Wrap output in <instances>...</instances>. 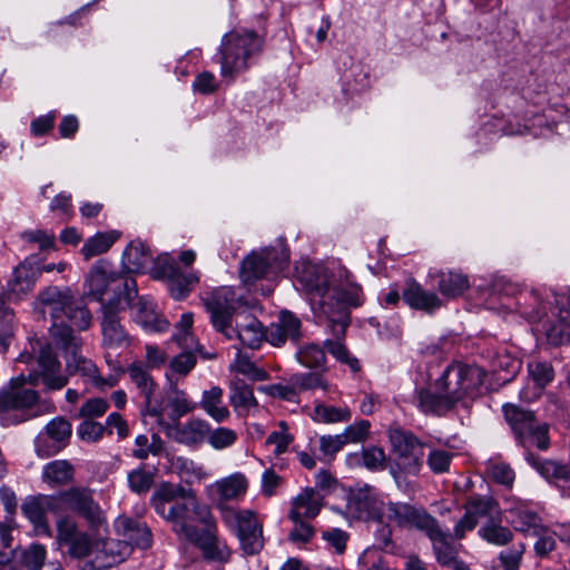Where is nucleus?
I'll return each instance as SVG.
<instances>
[{
  "mask_svg": "<svg viewBox=\"0 0 570 570\" xmlns=\"http://www.w3.org/2000/svg\"><path fill=\"white\" fill-rule=\"evenodd\" d=\"M521 361L508 351L499 352L493 358V370L498 373L503 372L502 381H509L520 371Z\"/></svg>",
  "mask_w": 570,
  "mask_h": 570,
  "instance_id": "5fc2aeb1",
  "label": "nucleus"
},
{
  "mask_svg": "<svg viewBox=\"0 0 570 570\" xmlns=\"http://www.w3.org/2000/svg\"><path fill=\"white\" fill-rule=\"evenodd\" d=\"M229 389V402L239 414L246 413L257 405L252 387L244 381H232Z\"/></svg>",
  "mask_w": 570,
  "mask_h": 570,
  "instance_id": "49530a36",
  "label": "nucleus"
},
{
  "mask_svg": "<svg viewBox=\"0 0 570 570\" xmlns=\"http://www.w3.org/2000/svg\"><path fill=\"white\" fill-rule=\"evenodd\" d=\"M75 469L67 460H55L42 469V481L50 487L66 485L73 479Z\"/></svg>",
  "mask_w": 570,
  "mask_h": 570,
  "instance_id": "a18cd8bd",
  "label": "nucleus"
},
{
  "mask_svg": "<svg viewBox=\"0 0 570 570\" xmlns=\"http://www.w3.org/2000/svg\"><path fill=\"white\" fill-rule=\"evenodd\" d=\"M494 291L508 298L505 307L530 322H539L547 315L552 305L549 298L552 297L557 314L543 325L547 338L553 345L570 341V287L550 291L548 294L547 289L520 287L509 279H499Z\"/></svg>",
  "mask_w": 570,
  "mask_h": 570,
  "instance_id": "f257e3e1",
  "label": "nucleus"
},
{
  "mask_svg": "<svg viewBox=\"0 0 570 570\" xmlns=\"http://www.w3.org/2000/svg\"><path fill=\"white\" fill-rule=\"evenodd\" d=\"M363 303L362 289L358 285L348 284L331 288L326 297L325 308L320 312L326 316L328 328L334 336L345 335L350 325L348 307H358Z\"/></svg>",
  "mask_w": 570,
  "mask_h": 570,
  "instance_id": "f8f14e48",
  "label": "nucleus"
},
{
  "mask_svg": "<svg viewBox=\"0 0 570 570\" xmlns=\"http://www.w3.org/2000/svg\"><path fill=\"white\" fill-rule=\"evenodd\" d=\"M105 425L94 420H85L77 428V435L85 442L95 443L102 439Z\"/></svg>",
  "mask_w": 570,
  "mask_h": 570,
  "instance_id": "774afa93",
  "label": "nucleus"
},
{
  "mask_svg": "<svg viewBox=\"0 0 570 570\" xmlns=\"http://www.w3.org/2000/svg\"><path fill=\"white\" fill-rule=\"evenodd\" d=\"M114 527L117 535L129 544V548L147 549L151 546L153 535L145 522L120 515L115 520Z\"/></svg>",
  "mask_w": 570,
  "mask_h": 570,
  "instance_id": "cd10ccee",
  "label": "nucleus"
},
{
  "mask_svg": "<svg viewBox=\"0 0 570 570\" xmlns=\"http://www.w3.org/2000/svg\"><path fill=\"white\" fill-rule=\"evenodd\" d=\"M235 337L239 342L252 350L259 348L264 340H266V330L262 323L249 314H237L234 326Z\"/></svg>",
  "mask_w": 570,
  "mask_h": 570,
  "instance_id": "72a5a7b5",
  "label": "nucleus"
},
{
  "mask_svg": "<svg viewBox=\"0 0 570 570\" xmlns=\"http://www.w3.org/2000/svg\"><path fill=\"white\" fill-rule=\"evenodd\" d=\"M402 297L411 308L430 314L442 306V299L434 292L425 289L415 281L406 284Z\"/></svg>",
  "mask_w": 570,
  "mask_h": 570,
  "instance_id": "e433bc0d",
  "label": "nucleus"
},
{
  "mask_svg": "<svg viewBox=\"0 0 570 570\" xmlns=\"http://www.w3.org/2000/svg\"><path fill=\"white\" fill-rule=\"evenodd\" d=\"M117 238L118 234L116 232L97 233L87 239L81 248V253L86 258L104 254L112 246Z\"/></svg>",
  "mask_w": 570,
  "mask_h": 570,
  "instance_id": "864d4df0",
  "label": "nucleus"
},
{
  "mask_svg": "<svg viewBox=\"0 0 570 570\" xmlns=\"http://www.w3.org/2000/svg\"><path fill=\"white\" fill-rule=\"evenodd\" d=\"M197 357L191 351H184L169 363V374L186 376L196 365Z\"/></svg>",
  "mask_w": 570,
  "mask_h": 570,
  "instance_id": "0e129e2a",
  "label": "nucleus"
},
{
  "mask_svg": "<svg viewBox=\"0 0 570 570\" xmlns=\"http://www.w3.org/2000/svg\"><path fill=\"white\" fill-rule=\"evenodd\" d=\"M490 478L499 484L511 488L515 480L513 469L504 462H490L487 466Z\"/></svg>",
  "mask_w": 570,
  "mask_h": 570,
  "instance_id": "680f3d73",
  "label": "nucleus"
},
{
  "mask_svg": "<svg viewBox=\"0 0 570 570\" xmlns=\"http://www.w3.org/2000/svg\"><path fill=\"white\" fill-rule=\"evenodd\" d=\"M505 420L512 429L518 442L524 446L546 450L549 446V428L537 421L533 412L513 404L503 406Z\"/></svg>",
  "mask_w": 570,
  "mask_h": 570,
  "instance_id": "ddd939ff",
  "label": "nucleus"
},
{
  "mask_svg": "<svg viewBox=\"0 0 570 570\" xmlns=\"http://www.w3.org/2000/svg\"><path fill=\"white\" fill-rule=\"evenodd\" d=\"M249 480L243 472H234L216 480L209 489L216 495V508L222 517V508H233L229 502H239L247 494Z\"/></svg>",
  "mask_w": 570,
  "mask_h": 570,
  "instance_id": "4be33fe9",
  "label": "nucleus"
},
{
  "mask_svg": "<svg viewBox=\"0 0 570 570\" xmlns=\"http://www.w3.org/2000/svg\"><path fill=\"white\" fill-rule=\"evenodd\" d=\"M529 384L520 391V397L531 402L540 397L543 389L554 379V371L548 361L533 360L528 363Z\"/></svg>",
  "mask_w": 570,
  "mask_h": 570,
  "instance_id": "c756f323",
  "label": "nucleus"
},
{
  "mask_svg": "<svg viewBox=\"0 0 570 570\" xmlns=\"http://www.w3.org/2000/svg\"><path fill=\"white\" fill-rule=\"evenodd\" d=\"M164 519L170 522L177 537L187 542L195 540L203 529L215 523L210 509L202 503L193 491H188L184 500L170 504Z\"/></svg>",
  "mask_w": 570,
  "mask_h": 570,
  "instance_id": "423d86ee",
  "label": "nucleus"
},
{
  "mask_svg": "<svg viewBox=\"0 0 570 570\" xmlns=\"http://www.w3.org/2000/svg\"><path fill=\"white\" fill-rule=\"evenodd\" d=\"M259 391L265 393L268 396L281 399L288 402H297L298 393L294 385L292 377L288 381L264 385L259 387Z\"/></svg>",
  "mask_w": 570,
  "mask_h": 570,
  "instance_id": "13d9d810",
  "label": "nucleus"
},
{
  "mask_svg": "<svg viewBox=\"0 0 570 570\" xmlns=\"http://www.w3.org/2000/svg\"><path fill=\"white\" fill-rule=\"evenodd\" d=\"M237 302L235 291L227 286L213 291L204 299L213 327L227 340L235 337L233 322Z\"/></svg>",
  "mask_w": 570,
  "mask_h": 570,
  "instance_id": "2eb2a0df",
  "label": "nucleus"
},
{
  "mask_svg": "<svg viewBox=\"0 0 570 570\" xmlns=\"http://www.w3.org/2000/svg\"><path fill=\"white\" fill-rule=\"evenodd\" d=\"M220 519L225 527L237 537L245 554L254 556L263 550L265 544L263 523L255 511L223 507Z\"/></svg>",
  "mask_w": 570,
  "mask_h": 570,
  "instance_id": "9b49d317",
  "label": "nucleus"
},
{
  "mask_svg": "<svg viewBox=\"0 0 570 570\" xmlns=\"http://www.w3.org/2000/svg\"><path fill=\"white\" fill-rule=\"evenodd\" d=\"M507 519L513 529L525 535L538 534L543 530V521L535 508L528 501L511 500L505 509Z\"/></svg>",
  "mask_w": 570,
  "mask_h": 570,
  "instance_id": "5701e85b",
  "label": "nucleus"
},
{
  "mask_svg": "<svg viewBox=\"0 0 570 570\" xmlns=\"http://www.w3.org/2000/svg\"><path fill=\"white\" fill-rule=\"evenodd\" d=\"M38 364L42 383L47 390H61L68 384V377L60 373V363L49 347L40 351Z\"/></svg>",
  "mask_w": 570,
  "mask_h": 570,
  "instance_id": "c9c22d12",
  "label": "nucleus"
},
{
  "mask_svg": "<svg viewBox=\"0 0 570 570\" xmlns=\"http://www.w3.org/2000/svg\"><path fill=\"white\" fill-rule=\"evenodd\" d=\"M101 541L100 547L94 551L96 570L111 568L122 562L131 553L129 544L121 539L111 540L106 534Z\"/></svg>",
  "mask_w": 570,
  "mask_h": 570,
  "instance_id": "473e14b6",
  "label": "nucleus"
},
{
  "mask_svg": "<svg viewBox=\"0 0 570 570\" xmlns=\"http://www.w3.org/2000/svg\"><path fill=\"white\" fill-rule=\"evenodd\" d=\"M47 550L39 543L30 544L22 553V563L28 570H40L45 563Z\"/></svg>",
  "mask_w": 570,
  "mask_h": 570,
  "instance_id": "69168bd1",
  "label": "nucleus"
},
{
  "mask_svg": "<svg viewBox=\"0 0 570 570\" xmlns=\"http://www.w3.org/2000/svg\"><path fill=\"white\" fill-rule=\"evenodd\" d=\"M56 530L57 544L72 559L89 557L100 547L102 537L108 534L107 522H104L101 529L88 524V531H82L71 515H60L56 522Z\"/></svg>",
  "mask_w": 570,
  "mask_h": 570,
  "instance_id": "0eeeda50",
  "label": "nucleus"
},
{
  "mask_svg": "<svg viewBox=\"0 0 570 570\" xmlns=\"http://www.w3.org/2000/svg\"><path fill=\"white\" fill-rule=\"evenodd\" d=\"M337 340H326L325 346L328 352L340 362L347 364L353 372H357L360 370V364L357 358L350 355L347 348L344 344H342L341 338L343 336H335Z\"/></svg>",
  "mask_w": 570,
  "mask_h": 570,
  "instance_id": "052dcab7",
  "label": "nucleus"
},
{
  "mask_svg": "<svg viewBox=\"0 0 570 570\" xmlns=\"http://www.w3.org/2000/svg\"><path fill=\"white\" fill-rule=\"evenodd\" d=\"M527 462L549 482H568L570 480V468L552 460H542L533 453H527Z\"/></svg>",
  "mask_w": 570,
  "mask_h": 570,
  "instance_id": "58836bf2",
  "label": "nucleus"
},
{
  "mask_svg": "<svg viewBox=\"0 0 570 570\" xmlns=\"http://www.w3.org/2000/svg\"><path fill=\"white\" fill-rule=\"evenodd\" d=\"M348 533L340 528H331L322 532V539L326 548L333 550L336 554H343L346 550Z\"/></svg>",
  "mask_w": 570,
  "mask_h": 570,
  "instance_id": "e2e57ef3",
  "label": "nucleus"
},
{
  "mask_svg": "<svg viewBox=\"0 0 570 570\" xmlns=\"http://www.w3.org/2000/svg\"><path fill=\"white\" fill-rule=\"evenodd\" d=\"M295 278L302 289L308 295L313 308H325L327 294L331 292L330 276L323 265L303 262L295 266Z\"/></svg>",
  "mask_w": 570,
  "mask_h": 570,
  "instance_id": "a211bd4d",
  "label": "nucleus"
},
{
  "mask_svg": "<svg viewBox=\"0 0 570 570\" xmlns=\"http://www.w3.org/2000/svg\"><path fill=\"white\" fill-rule=\"evenodd\" d=\"M484 382V372L475 365L450 364L429 390L419 392L423 412L442 415L466 397H472Z\"/></svg>",
  "mask_w": 570,
  "mask_h": 570,
  "instance_id": "f03ea898",
  "label": "nucleus"
},
{
  "mask_svg": "<svg viewBox=\"0 0 570 570\" xmlns=\"http://www.w3.org/2000/svg\"><path fill=\"white\" fill-rule=\"evenodd\" d=\"M478 535L490 544L503 547L513 539V532L505 525H502L500 515L488 520L478 530Z\"/></svg>",
  "mask_w": 570,
  "mask_h": 570,
  "instance_id": "37998d69",
  "label": "nucleus"
},
{
  "mask_svg": "<svg viewBox=\"0 0 570 570\" xmlns=\"http://www.w3.org/2000/svg\"><path fill=\"white\" fill-rule=\"evenodd\" d=\"M261 50L262 39L254 31L234 30L225 35L219 48L222 77L233 81L249 68Z\"/></svg>",
  "mask_w": 570,
  "mask_h": 570,
  "instance_id": "39448f33",
  "label": "nucleus"
},
{
  "mask_svg": "<svg viewBox=\"0 0 570 570\" xmlns=\"http://www.w3.org/2000/svg\"><path fill=\"white\" fill-rule=\"evenodd\" d=\"M389 438L397 456L399 468L407 474L417 475L423 464L424 443L412 432L401 428H391Z\"/></svg>",
  "mask_w": 570,
  "mask_h": 570,
  "instance_id": "f3484780",
  "label": "nucleus"
},
{
  "mask_svg": "<svg viewBox=\"0 0 570 570\" xmlns=\"http://www.w3.org/2000/svg\"><path fill=\"white\" fill-rule=\"evenodd\" d=\"M153 254L141 242H131L124 252V261L132 273L145 272L153 263Z\"/></svg>",
  "mask_w": 570,
  "mask_h": 570,
  "instance_id": "79ce46f5",
  "label": "nucleus"
},
{
  "mask_svg": "<svg viewBox=\"0 0 570 570\" xmlns=\"http://www.w3.org/2000/svg\"><path fill=\"white\" fill-rule=\"evenodd\" d=\"M21 511L39 532L50 535L42 494L26 498L21 504Z\"/></svg>",
  "mask_w": 570,
  "mask_h": 570,
  "instance_id": "c03bdc74",
  "label": "nucleus"
},
{
  "mask_svg": "<svg viewBox=\"0 0 570 570\" xmlns=\"http://www.w3.org/2000/svg\"><path fill=\"white\" fill-rule=\"evenodd\" d=\"M188 491H186L181 487H176L170 483H163L154 493L151 502L156 510V512L160 517H165L168 514L169 503L175 501L176 499L184 500V495H186Z\"/></svg>",
  "mask_w": 570,
  "mask_h": 570,
  "instance_id": "09e8293b",
  "label": "nucleus"
},
{
  "mask_svg": "<svg viewBox=\"0 0 570 570\" xmlns=\"http://www.w3.org/2000/svg\"><path fill=\"white\" fill-rule=\"evenodd\" d=\"M164 432L179 444L197 448L207 440L209 423L203 419L194 417L185 423L178 421L174 424H166Z\"/></svg>",
  "mask_w": 570,
  "mask_h": 570,
  "instance_id": "a878e982",
  "label": "nucleus"
},
{
  "mask_svg": "<svg viewBox=\"0 0 570 570\" xmlns=\"http://www.w3.org/2000/svg\"><path fill=\"white\" fill-rule=\"evenodd\" d=\"M33 309L41 317L47 315L52 320V326L66 325L68 320L77 330L86 331L91 326L92 314L83 298L76 297L68 287L49 286L39 292L33 302Z\"/></svg>",
  "mask_w": 570,
  "mask_h": 570,
  "instance_id": "7ed1b4c3",
  "label": "nucleus"
},
{
  "mask_svg": "<svg viewBox=\"0 0 570 570\" xmlns=\"http://www.w3.org/2000/svg\"><path fill=\"white\" fill-rule=\"evenodd\" d=\"M436 561L443 566L456 570L458 564H465L459 561V548L461 544L454 542L451 533L444 531L439 524L429 535Z\"/></svg>",
  "mask_w": 570,
  "mask_h": 570,
  "instance_id": "7c9ffc66",
  "label": "nucleus"
},
{
  "mask_svg": "<svg viewBox=\"0 0 570 570\" xmlns=\"http://www.w3.org/2000/svg\"><path fill=\"white\" fill-rule=\"evenodd\" d=\"M164 273L169 292L175 299L184 298L199 281L197 273H184L176 263L169 264Z\"/></svg>",
  "mask_w": 570,
  "mask_h": 570,
  "instance_id": "4c0bfd02",
  "label": "nucleus"
},
{
  "mask_svg": "<svg viewBox=\"0 0 570 570\" xmlns=\"http://www.w3.org/2000/svg\"><path fill=\"white\" fill-rule=\"evenodd\" d=\"M311 416L317 423L331 424L350 421L352 413L348 406H334L318 402L315 403Z\"/></svg>",
  "mask_w": 570,
  "mask_h": 570,
  "instance_id": "8fccbe9b",
  "label": "nucleus"
},
{
  "mask_svg": "<svg viewBox=\"0 0 570 570\" xmlns=\"http://www.w3.org/2000/svg\"><path fill=\"white\" fill-rule=\"evenodd\" d=\"M166 379L168 384L163 393L148 402L142 411V414L154 419L163 431L166 429V424L180 421L197 406L187 392L178 387L177 380L174 381L169 373H166Z\"/></svg>",
  "mask_w": 570,
  "mask_h": 570,
  "instance_id": "1a4fd4ad",
  "label": "nucleus"
},
{
  "mask_svg": "<svg viewBox=\"0 0 570 570\" xmlns=\"http://www.w3.org/2000/svg\"><path fill=\"white\" fill-rule=\"evenodd\" d=\"M37 380L38 377L32 374L29 376L21 374L11 379L7 385L0 389V414L12 415V424L24 422L38 415L36 410L39 401L38 392L26 387L27 382L36 385Z\"/></svg>",
  "mask_w": 570,
  "mask_h": 570,
  "instance_id": "9d476101",
  "label": "nucleus"
},
{
  "mask_svg": "<svg viewBox=\"0 0 570 570\" xmlns=\"http://www.w3.org/2000/svg\"><path fill=\"white\" fill-rule=\"evenodd\" d=\"M295 357L297 362L307 368H322L326 363V354L318 343H305L298 346Z\"/></svg>",
  "mask_w": 570,
  "mask_h": 570,
  "instance_id": "3c124183",
  "label": "nucleus"
},
{
  "mask_svg": "<svg viewBox=\"0 0 570 570\" xmlns=\"http://www.w3.org/2000/svg\"><path fill=\"white\" fill-rule=\"evenodd\" d=\"M464 508L478 522L480 518L491 520L500 515L499 504L490 495H471Z\"/></svg>",
  "mask_w": 570,
  "mask_h": 570,
  "instance_id": "de8ad7c7",
  "label": "nucleus"
},
{
  "mask_svg": "<svg viewBox=\"0 0 570 570\" xmlns=\"http://www.w3.org/2000/svg\"><path fill=\"white\" fill-rule=\"evenodd\" d=\"M288 258L286 249L266 248L259 253L253 252L242 262L240 279L249 285L275 275L287 265Z\"/></svg>",
  "mask_w": 570,
  "mask_h": 570,
  "instance_id": "dca6fc26",
  "label": "nucleus"
},
{
  "mask_svg": "<svg viewBox=\"0 0 570 570\" xmlns=\"http://www.w3.org/2000/svg\"><path fill=\"white\" fill-rule=\"evenodd\" d=\"M190 543L200 549L205 560L212 562L227 563L233 553L227 543L218 538L216 522L207 529H203L202 533Z\"/></svg>",
  "mask_w": 570,
  "mask_h": 570,
  "instance_id": "c85d7f7f",
  "label": "nucleus"
},
{
  "mask_svg": "<svg viewBox=\"0 0 570 570\" xmlns=\"http://www.w3.org/2000/svg\"><path fill=\"white\" fill-rule=\"evenodd\" d=\"M523 543H517L499 553L500 564L504 570H518L524 553Z\"/></svg>",
  "mask_w": 570,
  "mask_h": 570,
  "instance_id": "338daca9",
  "label": "nucleus"
},
{
  "mask_svg": "<svg viewBox=\"0 0 570 570\" xmlns=\"http://www.w3.org/2000/svg\"><path fill=\"white\" fill-rule=\"evenodd\" d=\"M40 271L35 268L31 263L24 261L19 264L12 272L11 278L8 281L7 292L0 291V318L7 324L13 320L12 311L6 306L4 296L9 301H19L27 295L36 285Z\"/></svg>",
  "mask_w": 570,
  "mask_h": 570,
  "instance_id": "6ab92c4d",
  "label": "nucleus"
},
{
  "mask_svg": "<svg viewBox=\"0 0 570 570\" xmlns=\"http://www.w3.org/2000/svg\"><path fill=\"white\" fill-rule=\"evenodd\" d=\"M86 285L88 294L101 304L108 301L104 298L107 294L126 303H130L138 294L136 279L114 272L111 265L105 261L97 262L90 268Z\"/></svg>",
  "mask_w": 570,
  "mask_h": 570,
  "instance_id": "6e6552de",
  "label": "nucleus"
},
{
  "mask_svg": "<svg viewBox=\"0 0 570 570\" xmlns=\"http://www.w3.org/2000/svg\"><path fill=\"white\" fill-rule=\"evenodd\" d=\"M128 484L138 494L149 491L154 483V473L140 466L128 473Z\"/></svg>",
  "mask_w": 570,
  "mask_h": 570,
  "instance_id": "bf43d9fd",
  "label": "nucleus"
},
{
  "mask_svg": "<svg viewBox=\"0 0 570 570\" xmlns=\"http://www.w3.org/2000/svg\"><path fill=\"white\" fill-rule=\"evenodd\" d=\"M385 503L376 498L370 490H360L348 500V510L358 519L387 521V508Z\"/></svg>",
  "mask_w": 570,
  "mask_h": 570,
  "instance_id": "bb28decb",
  "label": "nucleus"
},
{
  "mask_svg": "<svg viewBox=\"0 0 570 570\" xmlns=\"http://www.w3.org/2000/svg\"><path fill=\"white\" fill-rule=\"evenodd\" d=\"M387 521L395 522L399 527L416 529L426 537L439 525V521L423 508L407 503L390 502Z\"/></svg>",
  "mask_w": 570,
  "mask_h": 570,
  "instance_id": "aec40b11",
  "label": "nucleus"
},
{
  "mask_svg": "<svg viewBox=\"0 0 570 570\" xmlns=\"http://www.w3.org/2000/svg\"><path fill=\"white\" fill-rule=\"evenodd\" d=\"M68 511L82 517L88 524L101 529L106 518L99 504L95 501L92 492L86 488H70L65 491Z\"/></svg>",
  "mask_w": 570,
  "mask_h": 570,
  "instance_id": "412c9836",
  "label": "nucleus"
},
{
  "mask_svg": "<svg viewBox=\"0 0 570 570\" xmlns=\"http://www.w3.org/2000/svg\"><path fill=\"white\" fill-rule=\"evenodd\" d=\"M434 277L441 294L450 298L462 295L470 286L469 277L462 272L441 271Z\"/></svg>",
  "mask_w": 570,
  "mask_h": 570,
  "instance_id": "a19ab883",
  "label": "nucleus"
},
{
  "mask_svg": "<svg viewBox=\"0 0 570 570\" xmlns=\"http://www.w3.org/2000/svg\"><path fill=\"white\" fill-rule=\"evenodd\" d=\"M323 507V495L313 488H305L293 500L289 520L314 519Z\"/></svg>",
  "mask_w": 570,
  "mask_h": 570,
  "instance_id": "f704fd0d",
  "label": "nucleus"
},
{
  "mask_svg": "<svg viewBox=\"0 0 570 570\" xmlns=\"http://www.w3.org/2000/svg\"><path fill=\"white\" fill-rule=\"evenodd\" d=\"M132 317L147 332H164L168 328V322L156 311V304L148 296H141L134 304H129Z\"/></svg>",
  "mask_w": 570,
  "mask_h": 570,
  "instance_id": "2f4dec72",
  "label": "nucleus"
},
{
  "mask_svg": "<svg viewBox=\"0 0 570 570\" xmlns=\"http://www.w3.org/2000/svg\"><path fill=\"white\" fill-rule=\"evenodd\" d=\"M230 368L248 376L254 381H264L268 377V374L265 370L257 367L255 363H253L250 358L246 354H243L240 351L236 353V357L230 364Z\"/></svg>",
  "mask_w": 570,
  "mask_h": 570,
  "instance_id": "4d7b16f0",
  "label": "nucleus"
},
{
  "mask_svg": "<svg viewBox=\"0 0 570 570\" xmlns=\"http://www.w3.org/2000/svg\"><path fill=\"white\" fill-rule=\"evenodd\" d=\"M71 424L63 417L51 420L45 434H40L36 440V452L40 458H48L58 453L71 436Z\"/></svg>",
  "mask_w": 570,
  "mask_h": 570,
  "instance_id": "b1692460",
  "label": "nucleus"
},
{
  "mask_svg": "<svg viewBox=\"0 0 570 570\" xmlns=\"http://www.w3.org/2000/svg\"><path fill=\"white\" fill-rule=\"evenodd\" d=\"M128 373L131 379V381L136 384V386L139 389L141 395L145 397V406L148 404V402H151L155 396H153L155 391V382L150 374L140 365L137 363L131 364L128 367Z\"/></svg>",
  "mask_w": 570,
  "mask_h": 570,
  "instance_id": "603ef678",
  "label": "nucleus"
},
{
  "mask_svg": "<svg viewBox=\"0 0 570 570\" xmlns=\"http://www.w3.org/2000/svg\"><path fill=\"white\" fill-rule=\"evenodd\" d=\"M302 321L289 311H282L266 330V341L281 347L286 342L297 343L302 338Z\"/></svg>",
  "mask_w": 570,
  "mask_h": 570,
  "instance_id": "393cba45",
  "label": "nucleus"
},
{
  "mask_svg": "<svg viewBox=\"0 0 570 570\" xmlns=\"http://www.w3.org/2000/svg\"><path fill=\"white\" fill-rule=\"evenodd\" d=\"M199 406L217 423H222L230 416L229 410L224 404V392L219 386L204 391Z\"/></svg>",
  "mask_w": 570,
  "mask_h": 570,
  "instance_id": "ea45409f",
  "label": "nucleus"
},
{
  "mask_svg": "<svg viewBox=\"0 0 570 570\" xmlns=\"http://www.w3.org/2000/svg\"><path fill=\"white\" fill-rule=\"evenodd\" d=\"M238 440V434L235 430L226 426L212 429L206 442L216 451H222L232 448Z\"/></svg>",
  "mask_w": 570,
  "mask_h": 570,
  "instance_id": "6e6d98bb",
  "label": "nucleus"
},
{
  "mask_svg": "<svg viewBox=\"0 0 570 570\" xmlns=\"http://www.w3.org/2000/svg\"><path fill=\"white\" fill-rule=\"evenodd\" d=\"M129 304L121 302L119 297H109L100 306V328L105 348H126L131 344V337L122 324L121 316Z\"/></svg>",
  "mask_w": 570,
  "mask_h": 570,
  "instance_id": "4468645a",
  "label": "nucleus"
},
{
  "mask_svg": "<svg viewBox=\"0 0 570 570\" xmlns=\"http://www.w3.org/2000/svg\"><path fill=\"white\" fill-rule=\"evenodd\" d=\"M51 338L57 347L65 351L66 367L70 374H79L85 383L98 391H106L117 385L118 376L116 374L101 375L91 360L78 353L82 340L73 333L70 326H55L51 330Z\"/></svg>",
  "mask_w": 570,
  "mask_h": 570,
  "instance_id": "20e7f679",
  "label": "nucleus"
}]
</instances>
